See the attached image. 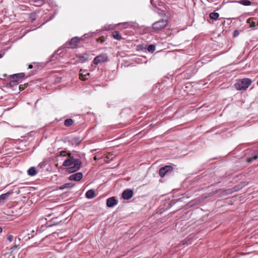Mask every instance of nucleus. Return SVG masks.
I'll return each instance as SVG.
<instances>
[{
    "instance_id": "bb28decb",
    "label": "nucleus",
    "mask_w": 258,
    "mask_h": 258,
    "mask_svg": "<svg viewBox=\"0 0 258 258\" xmlns=\"http://www.w3.org/2000/svg\"><path fill=\"white\" fill-rule=\"evenodd\" d=\"M74 124V121L71 118L66 119V126H70Z\"/></svg>"
},
{
    "instance_id": "39448f33",
    "label": "nucleus",
    "mask_w": 258,
    "mask_h": 258,
    "mask_svg": "<svg viewBox=\"0 0 258 258\" xmlns=\"http://www.w3.org/2000/svg\"><path fill=\"white\" fill-rule=\"evenodd\" d=\"M167 24V20L161 19L152 24V28L155 31H158L164 29Z\"/></svg>"
},
{
    "instance_id": "4be33fe9",
    "label": "nucleus",
    "mask_w": 258,
    "mask_h": 258,
    "mask_svg": "<svg viewBox=\"0 0 258 258\" xmlns=\"http://www.w3.org/2000/svg\"><path fill=\"white\" fill-rule=\"evenodd\" d=\"M257 158H258V154L257 153V152H256V153H254V154H252L251 157L247 158L246 161L248 163H251L253 160L257 159Z\"/></svg>"
},
{
    "instance_id": "f704fd0d",
    "label": "nucleus",
    "mask_w": 258,
    "mask_h": 258,
    "mask_svg": "<svg viewBox=\"0 0 258 258\" xmlns=\"http://www.w3.org/2000/svg\"><path fill=\"white\" fill-rule=\"evenodd\" d=\"M32 233L33 234H30L29 233L28 234L29 239L32 238L35 234H36V233L34 231H33Z\"/></svg>"
},
{
    "instance_id": "c85d7f7f",
    "label": "nucleus",
    "mask_w": 258,
    "mask_h": 258,
    "mask_svg": "<svg viewBox=\"0 0 258 258\" xmlns=\"http://www.w3.org/2000/svg\"><path fill=\"white\" fill-rule=\"evenodd\" d=\"M32 2L37 3L36 6H41L46 2V0H31Z\"/></svg>"
},
{
    "instance_id": "aec40b11",
    "label": "nucleus",
    "mask_w": 258,
    "mask_h": 258,
    "mask_svg": "<svg viewBox=\"0 0 258 258\" xmlns=\"http://www.w3.org/2000/svg\"><path fill=\"white\" fill-rule=\"evenodd\" d=\"M112 36L114 39H116L117 40H120L122 39L119 32L117 31H114L112 32Z\"/></svg>"
},
{
    "instance_id": "c03bdc74",
    "label": "nucleus",
    "mask_w": 258,
    "mask_h": 258,
    "mask_svg": "<svg viewBox=\"0 0 258 258\" xmlns=\"http://www.w3.org/2000/svg\"><path fill=\"white\" fill-rule=\"evenodd\" d=\"M67 45H66V47L67 46V47H69L70 48V46L68 47V46H67Z\"/></svg>"
},
{
    "instance_id": "e433bc0d",
    "label": "nucleus",
    "mask_w": 258,
    "mask_h": 258,
    "mask_svg": "<svg viewBox=\"0 0 258 258\" xmlns=\"http://www.w3.org/2000/svg\"><path fill=\"white\" fill-rule=\"evenodd\" d=\"M150 3L153 7H156V5L154 3V0H150Z\"/></svg>"
},
{
    "instance_id": "423d86ee",
    "label": "nucleus",
    "mask_w": 258,
    "mask_h": 258,
    "mask_svg": "<svg viewBox=\"0 0 258 258\" xmlns=\"http://www.w3.org/2000/svg\"><path fill=\"white\" fill-rule=\"evenodd\" d=\"M174 166H175L174 165H165L164 167H161L159 171V176L163 178L166 175L170 173L173 170Z\"/></svg>"
},
{
    "instance_id": "f3484780",
    "label": "nucleus",
    "mask_w": 258,
    "mask_h": 258,
    "mask_svg": "<svg viewBox=\"0 0 258 258\" xmlns=\"http://www.w3.org/2000/svg\"><path fill=\"white\" fill-rule=\"evenodd\" d=\"M25 75L24 73H20L18 74H13L10 76V78L13 79L18 80L19 79H22L25 77Z\"/></svg>"
},
{
    "instance_id": "a878e982",
    "label": "nucleus",
    "mask_w": 258,
    "mask_h": 258,
    "mask_svg": "<svg viewBox=\"0 0 258 258\" xmlns=\"http://www.w3.org/2000/svg\"><path fill=\"white\" fill-rule=\"evenodd\" d=\"M148 51L150 53H153L156 50V45L155 44H150L147 47Z\"/></svg>"
},
{
    "instance_id": "412c9836",
    "label": "nucleus",
    "mask_w": 258,
    "mask_h": 258,
    "mask_svg": "<svg viewBox=\"0 0 258 258\" xmlns=\"http://www.w3.org/2000/svg\"><path fill=\"white\" fill-rule=\"evenodd\" d=\"M39 13V11H36L33 13H31L29 14V19L31 21V22H34L37 18V14Z\"/></svg>"
},
{
    "instance_id": "20e7f679",
    "label": "nucleus",
    "mask_w": 258,
    "mask_h": 258,
    "mask_svg": "<svg viewBox=\"0 0 258 258\" xmlns=\"http://www.w3.org/2000/svg\"><path fill=\"white\" fill-rule=\"evenodd\" d=\"M87 34H84L81 37H74L68 43H66V45H69L71 48H77L81 41H83L87 38Z\"/></svg>"
},
{
    "instance_id": "4c0bfd02",
    "label": "nucleus",
    "mask_w": 258,
    "mask_h": 258,
    "mask_svg": "<svg viewBox=\"0 0 258 258\" xmlns=\"http://www.w3.org/2000/svg\"><path fill=\"white\" fill-rule=\"evenodd\" d=\"M60 189H64V185H62L60 187Z\"/></svg>"
},
{
    "instance_id": "4468645a",
    "label": "nucleus",
    "mask_w": 258,
    "mask_h": 258,
    "mask_svg": "<svg viewBox=\"0 0 258 258\" xmlns=\"http://www.w3.org/2000/svg\"><path fill=\"white\" fill-rule=\"evenodd\" d=\"M13 193L12 191H9L7 192L0 196V206L4 204L10 195Z\"/></svg>"
},
{
    "instance_id": "a19ab883",
    "label": "nucleus",
    "mask_w": 258,
    "mask_h": 258,
    "mask_svg": "<svg viewBox=\"0 0 258 258\" xmlns=\"http://www.w3.org/2000/svg\"><path fill=\"white\" fill-rule=\"evenodd\" d=\"M2 232V228L0 227V233Z\"/></svg>"
},
{
    "instance_id": "72a5a7b5",
    "label": "nucleus",
    "mask_w": 258,
    "mask_h": 258,
    "mask_svg": "<svg viewBox=\"0 0 258 258\" xmlns=\"http://www.w3.org/2000/svg\"><path fill=\"white\" fill-rule=\"evenodd\" d=\"M63 156H64V151H62L60 152V154L59 156H58L57 158H61Z\"/></svg>"
},
{
    "instance_id": "6ab92c4d",
    "label": "nucleus",
    "mask_w": 258,
    "mask_h": 258,
    "mask_svg": "<svg viewBox=\"0 0 258 258\" xmlns=\"http://www.w3.org/2000/svg\"><path fill=\"white\" fill-rule=\"evenodd\" d=\"M38 171L39 169L37 170L35 167H31L28 170L27 172L28 175L32 176L35 175Z\"/></svg>"
},
{
    "instance_id": "37998d69",
    "label": "nucleus",
    "mask_w": 258,
    "mask_h": 258,
    "mask_svg": "<svg viewBox=\"0 0 258 258\" xmlns=\"http://www.w3.org/2000/svg\"><path fill=\"white\" fill-rule=\"evenodd\" d=\"M3 55L0 53V58H2Z\"/></svg>"
},
{
    "instance_id": "393cba45",
    "label": "nucleus",
    "mask_w": 258,
    "mask_h": 258,
    "mask_svg": "<svg viewBox=\"0 0 258 258\" xmlns=\"http://www.w3.org/2000/svg\"><path fill=\"white\" fill-rule=\"evenodd\" d=\"M238 3L246 6H250L251 4V2L249 0H241L238 1Z\"/></svg>"
},
{
    "instance_id": "cd10ccee",
    "label": "nucleus",
    "mask_w": 258,
    "mask_h": 258,
    "mask_svg": "<svg viewBox=\"0 0 258 258\" xmlns=\"http://www.w3.org/2000/svg\"><path fill=\"white\" fill-rule=\"evenodd\" d=\"M47 164V161L46 160H44L41 163H40L38 165V169H43Z\"/></svg>"
},
{
    "instance_id": "2f4dec72",
    "label": "nucleus",
    "mask_w": 258,
    "mask_h": 258,
    "mask_svg": "<svg viewBox=\"0 0 258 258\" xmlns=\"http://www.w3.org/2000/svg\"><path fill=\"white\" fill-rule=\"evenodd\" d=\"M239 31L237 30H235L233 32V37H236L238 36L239 35Z\"/></svg>"
},
{
    "instance_id": "473e14b6",
    "label": "nucleus",
    "mask_w": 258,
    "mask_h": 258,
    "mask_svg": "<svg viewBox=\"0 0 258 258\" xmlns=\"http://www.w3.org/2000/svg\"><path fill=\"white\" fill-rule=\"evenodd\" d=\"M7 239L10 241H12L13 239V236L12 235H9L8 236Z\"/></svg>"
},
{
    "instance_id": "2eb2a0df",
    "label": "nucleus",
    "mask_w": 258,
    "mask_h": 258,
    "mask_svg": "<svg viewBox=\"0 0 258 258\" xmlns=\"http://www.w3.org/2000/svg\"><path fill=\"white\" fill-rule=\"evenodd\" d=\"M89 54L87 53H85L83 54L82 55L81 54H77L76 56L79 58V62L81 63L85 62L89 60Z\"/></svg>"
},
{
    "instance_id": "dca6fc26",
    "label": "nucleus",
    "mask_w": 258,
    "mask_h": 258,
    "mask_svg": "<svg viewBox=\"0 0 258 258\" xmlns=\"http://www.w3.org/2000/svg\"><path fill=\"white\" fill-rule=\"evenodd\" d=\"M86 197L88 199H91L95 198L96 196L95 192L94 189L88 190L85 194Z\"/></svg>"
},
{
    "instance_id": "ddd939ff",
    "label": "nucleus",
    "mask_w": 258,
    "mask_h": 258,
    "mask_svg": "<svg viewBox=\"0 0 258 258\" xmlns=\"http://www.w3.org/2000/svg\"><path fill=\"white\" fill-rule=\"evenodd\" d=\"M233 191H234V190L232 189H218L216 190L214 192V194H217V193L219 192L221 196H226V195H230V194L233 193Z\"/></svg>"
},
{
    "instance_id": "7c9ffc66",
    "label": "nucleus",
    "mask_w": 258,
    "mask_h": 258,
    "mask_svg": "<svg viewBox=\"0 0 258 258\" xmlns=\"http://www.w3.org/2000/svg\"><path fill=\"white\" fill-rule=\"evenodd\" d=\"M75 185L74 183H66V188H71Z\"/></svg>"
},
{
    "instance_id": "b1692460",
    "label": "nucleus",
    "mask_w": 258,
    "mask_h": 258,
    "mask_svg": "<svg viewBox=\"0 0 258 258\" xmlns=\"http://www.w3.org/2000/svg\"><path fill=\"white\" fill-rule=\"evenodd\" d=\"M219 17V14L216 12L211 13L209 15V17L211 19L213 20H216Z\"/></svg>"
},
{
    "instance_id": "9d476101",
    "label": "nucleus",
    "mask_w": 258,
    "mask_h": 258,
    "mask_svg": "<svg viewBox=\"0 0 258 258\" xmlns=\"http://www.w3.org/2000/svg\"><path fill=\"white\" fill-rule=\"evenodd\" d=\"M83 174L82 172H77L72 174L68 177L70 180H74L76 181H80L83 178Z\"/></svg>"
},
{
    "instance_id": "c756f323",
    "label": "nucleus",
    "mask_w": 258,
    "mask_h": 258,
    "mask_svg": "<svg viewBox=\"0 0 258 258\" xmlns=\"http://www.w3.org/2000/svg\"><path fill=\"white\" fill-rule=\"evenodd\" d=\"M18 84H19L18 80H15H15L13 79V80L9 82V86L11 87H14L15 86L18 85Z\"/></svg>"
},
{
    "instance_id": "79ce46f5",
    "label": "nucleus",
    "mask_w": 258,
    "mask_h": 258,
    "mask_svg": "<svg viewBox=\"0 0 258 258\" xmlns=\"http://www.w3.org/2000/svg\"><path fill=\"white\" fill-rule=\"evenodd\" d=\"M32 67V65H30L29 67V68H31Z\"/></svg>"
},
{
    "instance_id": "7ed1b4c3",
    "label": "nucleus",
    "mask_w": 258,
    "mask_h": 258,
    "mask_svg": "<svg viewBox=\"0 0 258 258\" xmlns=\"http://www.w3.org/2000/svg\"><path fill=\"white\" fill-rule=\"evenodd\" d=\"M64 48L61 47L58 48L53 55H51L49 62L51 64H54L55 63L56 60H59L60 59H62L64 55Z\"/></svg>"
},
{
    "instance_id": "6e6552de",
    "label": "nucleus",
    "mask_w": 258,
    "mask_h": 258,
    "mask_svg": "<svg viewBox=\"0 0 258 258\" xmlns=\"http://www.w3.org/2000/svg\"><path fill=\"white\" fill-rule=\"evenodd\" d=\"M82 139L79 136L72 138L67 137V141L72 146H78L82 142Z\"/></svg>"
},
{
    "instance_id": "9b49d317",
    "label": "nucleus",
    "mask_w": 258,
    "mask_h": 258,
    "mask_svg": "<svg viewBox=\"0 0 258 258\" xmlns=\"http://www.w3.org/2000/svg\"><path fill=\"white\" fill-rule=\"evenodd\" d=\"M118 203V201L115 197H112L107 199L106 205L109 208H112Z\"/></svg>"
},
{
    "instance_id": "ea45409f",
    "label": "nucleus",
    "mask_w": 258,
    "mask_h": 258,
    "mask_svg": "<svg viewBox=\"0 0 258 258\" xmlns=\"http://www.w3.org/2000/svg\"><path fill=\"white\" fill-rule=\"evenodd\" d=\"M61 166H64V161H63V162L61 163Z\"/></svg>"
},
{
    "instance_id": "f03ea898",
    "label": "nucleus",
    "mask_w": 258,
    "mask_h": 258,
    "mask_svg": "<svg viewBox=\"0 0 258 258\" xmlns=\"http://www.w3.org/2000/svg\"><path fill=\"white\" fill-rule=\"evenodd\" d=\"M252 81L250 79L243 78L237 80L234 84L235 88L237 90H245L250 85Z\"/></svg>"
},
{
    "instance_id": "f8f14e48",
    "label": "nucleus",
    "mask_w": 258,
    "mask_h": 258,
    "mask_svg": "<svg viewBox=\"0 0 258 258\" xmlns=\"http://www.w3.org/2000/svg\"><path fill=\"white\" fill-rule=\"evenodd\" d=\"M247 23L249 24V27L253 29L258 25V19L256 18H250L247 20Z\"/></svg>"
},
{
    "instance_id": "a211bd4d",
    "label": "nucleus",
    "mask_w": 258,
    "mask_h": 258,
    "mask_svg": "<svg viewBox=\"0 0 258 258\" xmlns=\"http://www.w3.org/2000/svg\"><path fill=\"white\" fill-rule=\"evenodd\" d=\"M57 217H55L54 218H52L51 221H50L49 222H47L46 224V227H49L53 225L57 224V223H58V221H57Z\"/></svg>"
},
{
    "instance_id": "0eeeda50",
    "label": "nucleus",
    "mask_w": 258,
    "mask_h": 258,
    "mask_svg": "<svg viewBox=\"0 0 258 258\" xmlns=\"http://www.w3.org/2000/svg\"><path fill=\"white\" fill-rule=\"evenodd\" d=\"M108 60V56L106 53H102L96 56L93 59V63L95 64L106 62Z\"/></svg>"
},
{
    "instance_id": "f257e3e1",
    "label": "nucleus",
    "mask_w": 258,
    "mask_h": 258,
    "mask_svg": "<svg viewBox=\"0 0 258 258\" xmlns=\"http://www.w3.org/2000/svg\"><path fill=\"white\" fill-rule=\"evenodd\" d=\"M76 152L66 150V172L74 173L81 168L82 162L79 158H76Z\"/></svg>"
},
{
    "instance_id": "5701e85b",
    "label": "nucleus",
    "mask_w": 258,
    "mask_h": 258,
    "mask_svg": "<svg viewBox=\"0 0 258 258\" xmlns=\"http://www.w3.org/2000/svg\"><path fill=\"white\" fill-rule=\"evenodd\" d=\"M90 74L87 73L86 74H84L83 73L79 74V79L82 81H85L88 79V77L90 76Z\"/></svg>"
},
{
    "instance_id": "58836bf2",
    "label": "nucleus",
    "mask_w": 258,
    "mask_h": 258,
    "mask_svg": "<svg viewBox=\"0 0 258 258\" xmlns=\"http://www.w3.org/2000/svg\"><path fill=\"white\" fill-rule=\"evenodd\" d=\"M98 158H97L96 156H95L94 157V160L96 161L97 160Z\"/></svg>"
},
{
    "instance_id": "c9c22d12",
    "label": "nucleus",
    "mask_w": 258,
    "mask_h": 258,
    "mask_svg": "<svg viewBox=\"0 0 258 258\" xmlns=\"http://www.w3.org/2000/svg\"><path fill=\"white\" fill-rule=\"evenodd\" d=\"M18 246V245L15 244L12 248V251H14L15 249H16Z\"/></svg>"
},
{
    "instance_id": "1a4fd4ad",
    "label": "nucleus",
    "mask_w": 258,
    "mask_h": 258,
    "mask_svg": "<svg viewBox=\"0 0 258 258\" xmlns=\"http://www.w3.org/2000/svg\"><path fill=\"white\" fill-rule=\"evenodd\" d=\"M134 195V191L132 189H125L122 193V198L125 200L131 199Z\"/></svg>"
}]
</instances>
